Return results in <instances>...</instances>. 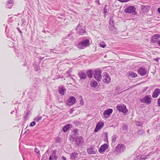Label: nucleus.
Instances as JSON below:
<instances>
[{
	"label": "nucleus",
	"mask_w": 160,
	"mask_h": 160,
	"mask_svg": "<svg viewBox=\"0 0 160 160\" xmlns=\"http://www.w3.org/2000/svg\"><path fill=\"white\" fill-rule=\"evenodd\" d=\"M101 73V70L99 68L95 69L93 71L94 78L98 82H100L102 78Z\"/></svg>",
	"instance_id": "obj_1"
},
{
	"label": "nucleus",
	"mask_w": 160,
	"mask_h": 160,
	"mask_svg": "<svg viewBox=\"0 0 160 160\" xmlns=\"http://www.w3.org/2000/svg\"><path fill=\"white\" fill-rule=\"evenodd\" d=\"M90 45V41L88 39H86L83 41L79 42L78 48L80 49H83L88 46Z\"/></svg>",
	"instance_id": "obj_2"
},
{
	"label": "nucleus",
	"mask_w": 160,
	"mask_h": 160,
	"mask_svg": "<svg viewBox=\"0 0 160 160\" xmlns=\"http://www.w3.org/2000/svg\"><path fill=\"white\" fill-rule=\"evenodd\" d=\"M152 99L150 95H147L143 98H140V100L142 103L149 104L151 103Z\"/></svg>",
	"instance_id": "obj_3"
},
{
	"label": "nucleus",
	"mask_w": 160,
	"mask_h": 160,
	"mask_svg": "<svg viewBox=\"0 0 160 160\" xmlns=\"http://www.w3.org/2000/svg\"><path fill=\"white\" fill-rule=\"evenodd\" d=\"M102 80L105 83H109L111 81V79L109 75L106 72H103L102 74Z\"/></svg>",
	"instance_id": "obj_4"
},
{
	"label": "nucleus",
	"mask_w": 160,
	"mask_h": 160,
	"mask_svg": "<svg viewBox=\"0 0 160 160\" xmlns=\"http://www.w3.org/2000/svg\"><path fill=\"white\" fill-rule=\"evenodd\" d=\"M125 149V146L122 144H118L116 147L115 152L117 154L123 152Z\"/></svg>",
	"instance_id": "obj_5"
},
{
	"label": "nucleus",
	"mask_w": 160,
	"mask_h": 160,
	"mask_svg": "<svg viewBox=\"0 0 160 160\" xmlns=\"http://www.w3.org/2000/svg\"><path fill=\"white\" fill-rule=\"evenodd\" d=\"M136 8L133 6H130L127 7L124 10L125 12L128 13H133L136 14L137 12L135 11Z\"/></svg>",
	"instance_id": "obj_6"
},
{
	"label": "nucleus",
	"mask_w": 160,
	"mask_h": 160,
	"mask_svg": "<svg viewBox=\"0 0 160 160\" xmlns=\"http://www.w3.org/2000/svg\"><path fill=\"white\" fill-rule=\"evenodd\" d=\"M116 108L119 112H122L124 113H125L128 112V110L126 109V106L124 104L118 105L117 106Z\"/></svg>",
	"instance_id": "obj_7"
},
{
	"label": "nucleus",
	"mask_w": 160,
	"mask_h": 160,
	"mask_svg": "<svg viewBox=\"0 0 160 160\" xmlns=\"http://www.w3.org/2000/svg\"><path fill=\"white\" fill-rule=\"evenodd\" d=\"M75 141L76 145L78 146H81L84 143L83 138L82 137H79Z\"/></svg>",
	"instance_id": "obj_8"
},
{
	"label": "nucleus",
	"mask_w": 160,
	"mask_h": 160,
	"mask_svg": "<svg viewBox=\"0 0 160 160\" xmlns=\"http://www.w3.org/2000/svg\"><path fill=\"white\" fill-rule=\"evenodd\" d=\"M112 112V109L110 108L105 110L103 112V116L106 118H108Z\"/></svg>",
	"instance_id": "obj_9"
},
{
	"label": "nucleus",
	"mask_w": 160,
	"mask_h": 160,
	"mask_svg": "<svg viewBox=\"0 0 160 160\" xmlns=\"http://www.w3.org/2000/svg\"><path fill=\"white\" fill-rule=\"evenodd\" d=\"M76 102L75 98L73 97H70L67 102V104L68 105L70 106L73 105Z\"/></svg>",
	"instance_id": "obj_10"
},
{
	"label": "nucleus",
	"mask_w": 160,
	"mask_h": 160,
	"mask_svg": "<svg viewBox=\"0 0 160 160\" xmlns=\"http://www.w3.org/2000/svg\"><path fill=\"white\" fill-rule=\"evenodd\" d=\"M137 71L138 74H139L142 76L146 75L147 72V70L146 69L143 67L139 68Z\"/></svg>",
	"instance_id": "obj_11"
},
{
	"label": "nucleus",
	"mask_w": 160,
	"mask_h": 160,
	"mask_svg": "<svg viewBox=\"0 0 160 160\" xmlns=\"http://www.w3.org/2000/svg\"><path fill=\"white\" fill-rule=\"evenodd\" d=\"M108 145L106 143L102 145L99 149V152L101 153H103L108 148Z\"/></svg>",
	"instance_id": "obj_12"
},
{
	"label": "nucleus",
	"mask_w": 160,
	"mask_h": 160,
	"mask_svg": "<svg viewBox=\"0 0 160 160\" xmlns=\"http://www.w3.org/2000/svg\"><path fill=\"white\" fill-rule=\"evenodd\" d=\"M104 125V123L102 122H99L97 124L96 127L94 130L95 132H97Z\"/></svg>",
	"instance_id": "obj_13"
},
{
	"label": "nucleus",
	"mask_w": 160,
	"mask_h": 160,
	"mask_svg": "<svg viewBox=\"0 0 160 160\" xmlns=\"http://www.w3.org/2000/svg\"><path fill=\"white\" fill-rule=\"evenodd\" d=\"M160 94V89H156L154 91L152 95V97L153 98H157Z\"/></svg>",
	"instance_id": "obj_14"
},
{
	"label": "nucleus",
	"mask_w": 160,
	"mask_h": 160,
	"mask_svg": "<svg viewBox=\"0 0 160 160\" xmlns=\"http://www.w3.org/2000/svg\"><path fill=\"white\" fill-rule=\"evenodd\" d=\"M81 26L78 25L76 28V30L78 31V33L81 35L85 33V31L83 29H80Z\"/></svg>",
	"instance_id": "obj_15"
},
{
	"label": "nucleus",
	"mask_w": 160,
	"mask_h": 160,
	"mask_svg": "<svg viewBox=\"0 0 160 160\" xmlns=\"http://www.w3.org/2000/svg\"><path fill=\"white\" fill-rule=\"evenodd\" d=\"M78 75L81 79H85L86 78V73L82 71L80 72Z\"/></svg>",
	"instance_id": "obj_16"
},
{
	"label": "nucleus",
	"mask_w": 160,
	"mask_h": 160,
	"mask_svg": "<svg viewBox=\"0 0 160 160\" xmlns=\"http://www.w3.org/2000/svg\"><path fill=\"white\" fill-rule=\"evenodd\" d=\"M160 38V35L159 34H156L152 37V40L153 42H155L157 39Z\"/></svg>",
	"instance_id": "obj_17"
},
{
	"label": "nucleus",
	"mask_w": 160,
	"mask_h": 160,
	"mask_svg": "<svg viewBox=\"0 0 160 160\" xmlns=\"http://www.w3.org/2000/svg\"><path fill=\"white\" fill-rule=\"evenodd\" d=\"M86 72L87 76L89 78H92L93 71H92V70H88Z\"/></svg>",
	"instance_id": "obj_18"
},
{
	"label": "nucleus",
	"mask_w": 160,
	"mask_h": 160,
	"mask_svg": "<svg viewBox=\"0 0 160 160\" xmlns=\"http://www.w3.org/2000/svg\"><path fill=\"white\" fill-rule=\"evenodd\" d=\"M128 77L130 78H135L137 77V73L132 72H128Z\"/></svg>",
	"instance_id": "obj_19"
},
{
	"label": "nucleus",
	"mask_w": 160,
	"mask_h": 160,
	"mask_svg": "<svg viewBox=\"0 0 160 160\" xmlns=\"http://www.w3.org/2000/svg\"><path fill=\"white\" fill-rule=\"evenodd\" d=\"M78 154L77 153H72L71 154L70 158L72 160H74L78 157Z\"/></svg>",
	"instance_id": "obj_20"
},
{
	"label": "nucleus",
	"mask_w": 160,
	"mask_h": 160,
	"mask_svg": "<svg viewBox=\"0 0 160 160\" xmlns=\"http://www.w3.org/2000/svg\"><path fill=\"white\" fill-rule=\"evenodd\" d=\"M91 86L93 88H96L98 85V83L94 80H92L90 83Z\"/></svg>",
	"instance_id": "obj_21"
},
{
	"label": "nucleus",
	"mask_w": 160,
	"mask_h": 160,
	"mask_svg": "<svg viewBox=\"0 0 160 160\" xmlns=\"http://www.w3.org/2000/svg\"><path fill=\"white\" fill-rule=\"evenodd\" d=\"M70 126V124H68L65 126H64L62 129V130L63 131V132H67L68 130V129L69 128Z\"/></svg>",
	"instance_id": "obj_22"
},
{
	"label": "nucleus",
	"mask_w": 160,
	"mask_h": 160,
	"mask_svg": "<svg viewBox=\"0 0 160 160\" xmlns=\"http://www.w3.org/2000/svg\"><path fill=\"white\" fill-rule=\"evenodd\" d=\"M110 30L114 32L116 31L117 29L114 26V25H109V26Z\"/></svg>",
	"instance_id": "obj_23"
},
{
	"label": "nucleus",
	"mask_w": 160,
	"mask_h": 160,
	"mask_svg": "<svg viewBox=\"0 0 160 160\" xmlns=\"http://www.w3.org/2000/svg\"><path fill=\"white\" fill-rule=\"evenodd\" d=\"M59 93L62 95H64V88H61L59 89Z\"/></svg>",
	"instance_id": "obj_24"
},
{
	"label": "nucleus",
	"mask_w": 160,
	"mask_h": 160,
	"mask_svg": "<svg viewBox=\"0 0 160 160\" xmlns=\"http://www.w3.org/2000/svg\"><path fill=\"white\" fill-rule=\"evenodd\" d=\"M99 46L100 47L102 48H105L106 46V45L105 42L103 41L101 42L99 44Z\"/></svg>",
	"instance_id": "obj_25"
},
{
	"label": "nucleus",
	"mask_w": 160,
	"mask_h": 160,
	"mask_svg": "<svg viewBox=\"0 0 160 160\" xmlns=\"http://www.w3.org/2000/svg\"><path fill=\"white\" fill-rule=\"evenodd\" d=\"M42 119V117L40 116H38L35 117L34 120L36 122H38L40 120H41Z\"/></svg>",
	"instance_id": "obj_26"
},
{
	"label": "nucleus",
	"mask_w": 160,
	"mask_h": 160,
	"mask_svg": "<svg viewBox=\"0 0 160 160\" xmlns=\"http://www.w3.org/2000/svg\"><path fill=\"white\" fill-rule=\"evenodd\" d=\"M144 132V131L143 129H140L138 131V133L139 135H142L143 134Z\"/></svg>",
	"instance_id": "obj_27"
},
{
	"label": "nucleus",
	"mask_w": 160,
	"mask_h": 160,
	"mask_svg": "<svg viewBox=\"0 0 160 160\" xmlns=\"http://www.w3.org/2000/svg\"><path fill=\"white\" fill-rule=\"evenodd\" d=\"M134 160H141V156L138 155L134 158Z\"/></svg>",
	"instance_id": "obj_28"
},
{
	"label": "nucleus",
	"mask_w": 160,
	"mask_h": 160,
	"mask_svg": "<svg viewBox=\"0 0 160 160\" xmlns=\"http://www.w3.org/2000/svg\"><path fill=\"white\" fill-rule=\"evenodd\" d=\"M117 138V137L116 135L112 136V141L113 142H115L116 141Z\"/></svg>",
	"instance_id": "obj_29"
},
{
	"label": "nucleus",
	"mask_w": 160,
	"mask_h": 160,
	"mask_svg": "<svg viewBox=\"0 0 160 160\" xmlns=\"http://www.w3.org/2000/svg\"><path fill=\"white\" fill-rule=\"evenodd\" d=\"M88 152L89 154H94V151L92 150V149L91 148L88 149L87 151Z\"/></svg>",
	"instance_id": "obj_30"
},
{
	"label": "nucleus",
	"mask_w": 160,
	"mask_h": 160,
	"mask_svg": "<svg viewBox=\"0 0 160 160\" xmlns=\"http://www.w3.org/2000/svg\"><path fill=\"white\" fill-rule=\"evenodd\" d=\"M114 21L112 18H111L109 21V25H114Z\"/></svg>",
	"instance_id": "obj_31"
},
{
	"label": "nucleus",
	"mask_w": 160,
	"mask_h": 160,
	"mask_svg": "<svg viewBox=\"0 0 160 160\" xmlns=\"http://www.w3.org/2000/svg\"><path fill=\"white\" fill-rule=\"evenodd\" d=\"M36 124V122L34 121L32 122H31L30 124V126L31 127H33Z\"/></svg>",
	"instance_id": "obj_32"
},
{
	"label": "nucleus",
	"mask_w": 160,
	"mask_h": 160,
	"mask_svg": "<svg viewBox=\"0 0 160 160\" xmlns=\"http://www.w3.org/2000/svg\"><path fill=\"white\" fill-rule=\"evenodd\" d=\"M128 127L126 125H124L122 127V129L124 130H126L127 129Z\"/></svg>",
	"instance_id": "obj_33"
},
{
	"label": "nucleus",
	"mask_w": 160,
	"mask_h": 160,
	"mask_svg": "<svg viewBox=\"0 0 160 160\" xmlns=\"http://www.w3.org/2000/svg\"><path fill=\"white\" fill-rule=\"evenodd\" d=\"M119 1L122 2H127L129 1V0H118Z\"/></svg>",
	"instance_id": "obj_34"
},
{
	"label": "nucleus",
	"mask_w": 160,
	"mask_h": 160,
	"mask_svg": "<svg viewBox=\"0 0 160 160\" xmlns=\"http://www.w3.org/2000/svg\"><path fill=\"white\" fill-rule=\"evenodd\" d=\"M35 152L37 153H38L39 152V150L37 148H35L34 149Z\"/></svg>",
	"instance_id": "obj_35"
},
{
	"label": "nucleus",
	"mask_w": 160,
	"mask_h": 160,
	"mask_svg": "<svg viewBox=\"0 0 160 160\" xmlns=\"http://www.w3.org/2000/svg\"><path fill=\"white\" fill-rule=\"evenodd\" d=\"M157 103L158 106L160 107V97L158 99Z\"/></svg>",
	"instance_id": "obj_36"
},
{
	"label": "nucleus",
	"mask_w": 160,
	"mask_h": 160,
	"mask_svg": "<svg viewBox=\"0 0 160 160\" xmlns=\"http://www.w3.org/2000/svg\"><path fill=\"white\" fill-rule=\"evenodd\" d=\"M8 4H12L13 2V0H10L9 1H8Z\"/></svg>",
	"instance_id": "obj_37"
},
{
	"label": "nucleus",
	"mask_w": 160,
	"mask_h": 160,
	"mask_svg": "<svg viewBox=\"0 0 160 160\" xmlns=\"http://www.w3.org/2000/svg\"><path fill=\"white\" fill-rule=\"evenodd\" d=\"M78 132V129H75L72 132L74 133V134L76 133L77 132Z\"/></svg>",
	"instance_id": "obj_38"
},
{
	"label": "nucleus",
	"mask_w": 160,
	"mask_h": 160,
	"mask_svg": "<svg viewBox=\"0 0 160 160\" xmlns=\"http://www.w3.org/2000/svg\"><path fill=\"white\" fill-rule=\"evenodd\" d=\"M61 140V138H58L56 140V142H60Z\"/></svg>",
	"instance_id": "obj_39"
},
{
	"label": "nucleus",
	"mask_w": 160,
	"mask_h": 160,
	"mask_svg": "<svg viewBox=\"0 0 160 160\" xmlns=\"http://www.w3.org/2000/svg\"><path fill=\"white\" fill-rule=\"evenodd\" d=\"M52 158L53 159H57V157L55 155H54L52 156Z\"/></svg>",
	"instance_id": "obj_40"
},
{
	"label": "nucleus",
	"mask_w": 160,
	"mask_h": 160,
	"mask_svg": "<svg viewBox=\"0 0 160 160\" xmlns=\"http://www.w3.org/2000/svg\"><path fill=\"white\" fill-rule=\"evenodd\" d=\"M147 158H147V156H146L145 157H144V158H141V160H145V159H146Z\"/></svg>",
	"instance_id": "obj_41"
},
{
	"label": "nucleus",
	"mask_w": 160,
	"mask_h": 160,
	"mask_svg": "<svg viewBox=\"0 0 160 160\" xmlns=\"http://www.w3.org/2000/svg\"><path fill=\"white\" fill-rule=\"evenodd\" d=\"M137 125L139 126H141L142 125V124L140 122H138L137 123Z\"/></svg>",
	"instance_id": "obj_42"
},
{
	"label": "nucleus",
	"mask_w": 160,
	"mask_h": 160,
	"mask_svg": "<svg viewBox=\"0 0 160 160\" xmlns=\"http://www.w3.org/2000/svg\"><path fill=\"white\" fill-rule=\"evenodd\" d=\"M157 43L160 46V39L157 42Z\"/></svg>",
	"instance_id": "obj_43"
},
{
	"label": "nucleus",
	"mask_w": 160,
	"mask_h": 160,
	"mask_svg": "<svg viewBox=\"0 0 160 160\" xmlns=\"http://www.w3.org/2000/svg\"><path fill=\"white\" fill-rule=\"evenodd\" d=\"M71 140H74L75 139V138L73 136H72L71 138Z\"/></svg>",
	"instance_id": "obj_44"
},
{
	"label": "nucleus",
	"mask_w": 160,
	"mask_h": 160,
	"mask_svg": "<svg viewBox=\"0 0 160 160\" xmlns=\"http://www.w3.org/2000/svg\"><path fill=\"white\" fill-rule=\"evenodd\" d=\"M62 158L63 160H67L66 158L64 156H62Z\"/></svg>",
	"instance_id": "obj_45"
},
{
	"label": "nucleus",
	"mask_w": 160,
	"mask_h": 160,
	"mask_svg": "<svg viewBox=\"0 0 160 160\" xmlns=\"http://www.w3.org/2000/svg\"><path fill=\"white\" fill-rule=\"evenodd\" d=\"M158 11L160 13V8H159L158 9Z\"/></svg>",
	"instance_id": "obj_46"
},
{
	"label": "nucleus",
	"mask_w": 160,
	"mask_h": 160,
	"mask_svg": "<svg viewBox=\"0 0 160 160\" xmlns=\"http://www.w3.org/2000/svg\"><path fill=\"white\" fill-rule=\"evenodd\" d=\"M52 156H50V157L49 158V160H52Z\"/></svg>",
	"instance_id": "obj_47"
},
{
	"label": "nucleus",
	"mask_w": 160,
	"mask_h": 160,
	"mask_svg": "<svg viewBox=\"0 0 160 160\" xmlns=\"http://www.w3.org/2000/svg\"><path fill=\"white\" fill-rule=\"evenodd\" d=\"M39 69V68L38 67L37 68H36V69H35V70L36 71H38V69Z\"/></svg>",
	"instance_id": "obj_48"
},
{
	"label": "nucleus",
	"mask_w": 160,
	"mask_h": 160,
	"mask_svg": "<svg viewBox=\"0 0 160 160\" xmlns=\"http://www.w3.org/2000/svg\"><path fill=\"white\" fill-rule=\"evenodd\" d=\"M56 151H54L53 152V154H54V155H55V154H56Z\"/></svg>",
	"instance_id": "obj_49"
},
{
	"label": "nucleus",
	"mask_w": 160,
	"mask_h": 160,
	"mask_svg": "<svg viewBox=\"0 0 160 160\" xmlns=\"http://www.w3.org/2000/svg\"><path fill=\"white\" fill-rule=\"evenodd\" d=\"M72 113V111H71L70 112V114Z\"/></svg>",
	"instance_id": "obj_50"
},
{
	"label": "nucleus",
	"mask_w": 160,
	"mask_h": 160,
	"mask_svg": "<svg viewBox=\"0 0 160 160\" xmlns=\"http://www.w3.org/2000/svg\"><path fill=\"white\" fill-rule=\"evenodd\" d=\"M12 112H11V114H12Z\"/></svg>",
	"instance_id": "obj_51"
},
{
	"label": "nucleus",
	"mask_w": 160,
	"mask_h": 160,
	"mask_svg": "<svg viewBox=\"0 0 160 160\" xmlns=\"http://www.w3.org/2000/svg\"><path fill=\"white\" fill-rule=\"evenodd\" d=\"M23 160H24V159L23 158Z\"/></svg>",
	"instance_id": "obj_52"
}]
</instances>
